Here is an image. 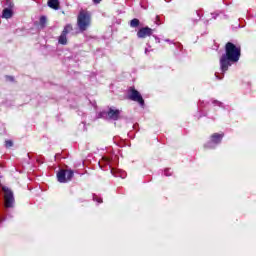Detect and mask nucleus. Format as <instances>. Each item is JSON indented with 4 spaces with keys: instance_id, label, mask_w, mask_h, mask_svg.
Here are the masks:
<instances>
[{
    "instance_id": "obj_1",
    "label": "nucleus",
    "mask_w": 256,
    "mask_h": 256,
    "mask_svg": "<svg viewBox=\"0 0 256 256\" xmlns=\"http://www.w3.org/2000/svg\"><path fill=\"white\" fill-rule=\"evenodd\" d=\"M241 59V46L233 44V42H228L225 45V53L220 57V69L221 74L215 73L216 79H223L225 77V72Z\"/></svg>"
},
{
    "instance_id": "obj_2",
    "label": "nucleus",
    "mask_w": 256,
    "mask_h": 256,
    "mask_svg": "<svg viewBox=\"0 0 256 256\" xmlns=\"http://www.w3.org/2000/svg\"><path fill=\"white\" fill-rule=\"evenodd\" d=\"M77 25L80 31H87L91 25V12L87 9H80L77 16Z\"/></svg>"
},
{
    "instance_id": "obj_3",
    "label": "nucleus",
    "mask_w": 256,
    "mask_h": 256,
    "mask_svg": "<svg viewBox=\"0 0 256 256\" xmlns=\"http://www.w3.org/2000/svg\"><path fill=\"white\" fill-rule=\"evenodd\" d=\"M57 179L59 183H67V181L73 179V171L62 169L57 173Z\"/></svg>"
},
{
    "instance_id": "obj_4",
    "label": "nucleus",
    "mask_w": 256,
    "mask_h": 256,
    "mask_svg": "<svg viewBox=\"0 0 256 256\" xmlns=\"http://www.w3.org/2000/svg\"><path fill=\"white\" fill-rule=\"evenodd\" d=\"M4 191V207L9 208L13 207L15 203V198L13 197V192L9 188H2Z\"/></svg>"
},
{
    "instance_id": "obj_5",
    "label": "nucleus",
    "mask_w": 256,
    "mask_h": 256,
    "mask_svg": "<svg viewBox=\"0 0 256 256\" xmlns=\"http://www.w3.org/2000/svg\"><path fill=\"white\" fill-rule=\"evenodd\" d=\"M71 31H73V26L67 24L58 38V43H60V45H67V34L71 33Z\"/></svg>"
},
{
    "instance_id": "obj_6",
    "label": "nucleus",
    "mask_w": 256,
    "mask_h": 256,
    "mask_svg": "<svg viewBox=\"0 0 256 256\" xmlns=\"http://www.w3.org/2000/svg\"><path fill=\"white\" fill-rule=\"evenodd\" d=\"M129 99H131V101H136V103H139V105H145V100H143V96H141V93H139V91L134 88L130 89Z\"/></svg>"
},
{
    "instance_id": "obj_7",
    "label": "nucleus",
    "mask_w": 256,
    "mask_h": 256,
    "mask_svg": "<svg viewBox=\"0 0 256 256\" xmlns=\"http://www.w3.org/2000/svg\"><path fill=\"white\" fill-rule=\"evenodd\" d=\"M151 35H153V29L149 27H142L137 32L139 39H146V37H151Z\"/></svg>"
},
{
    "instance_id": "obj_8",
    "label": "nucleus",
    "mask_w": 256,
    "mask_h": 256,
    "mask_svg": "<svg viewBox=\"0 0 256 256\" xmlns=\"http://www.w3.org/2000/svg\"><path fill=\"white\" fill-rule=\"evenodd\" d=\"M111 174L114 177H121V179H125V177H127V172L118 168H111Z\"/></svg>"
},
{
    "instance_id": "obj_9",
    "label": "nucleus",
    "mask_w": 256,
    "mask_h": 256,
    "mask_svg": "<svg viewBox=\"0 0 256 256\" xmlns=\"http://www.w3.org/2000/svg\"><path fill=\"white\" fill-rule=\"evenodd\" d=\"M121 115V111L119 110H115V109H111L108 111V117L110 119H113L114 121H117V119H119V116Z\"/></svg>"
},
{
    "instance_id": "obj_10",
    "label": "nucleus",
    "mask_w": 256,
    "mask_h": 256,
    "mask_svg": "<svg viewBox=\"0 0 256 256\" xmlns=\"http://www.w3.org/2000/svg\"><path fill=\"white\" fill-rule=\"evenodd\" d=\"M48 7L57 11L61 7V3L59 2V0H48Z\"/></svg>"
},
{
    "instance_id": "obj_11",
    "label": "nucleus",
    "mask_w": 256,
    "mask_h": 256,
    "mask_svg": "<svg viewBox=\"0 0 256 256\" xmlns=\"http://www.w3.org/2000/svg\"><path fill=\"white\" fill-rule=\"evenodd\" d=\"M223 139V134H219V133H214L211 135V142L218 144L222 141Z\"/></svg>"
},
{
    "instance_id": "obj_12",
    "label": "nucleus",
    "mask_w": 256,
    "mask_h": 256,
    "mask_svg": "<svg viewBox=\"0 0 256 256\" xmlns=\"http://www.w3.org/2000/svg\"><path fill=\"white\" fill-rule=\"evenodd\" d=\"M2 17L4 19H11V17H13V10H11L9 8H5L3 10Z\"/></svg>"
},
{
    "instance_id": "obj_13",
    "label": "nucleus",
    "mask_w": 256,
    "mask_h": 256,
    "mask_svg": "<svg viewBox=\"0 0 256 256\" xmlns=\"http://www.w3.org/2000/svg\"><path fill=\"white\" fill-rule=\"evenodd\" d=\"M130 27H139V19L134 18L130 22Z\"/></svg>"
},
{
    "instance_id": "obj_14",
    "label": "nucleus",
    "mask_w": 256,
    "mask_h": 256,
    "mask_svg": "<svg viewBox=\"0 0 256 256\" xmlns=\"http://www.w3.org/2000/svg\"><path fill=\"white\" fill-rule=\"evenodd\" d=\"M45 23H47V18H45V16H41L40 17V25L42 27H45Z\"/></svg>"
},
{
    "instance_id": "obj_15",
    "label": "nucleus",
    "mask_w": 256,
    "mask_h": 256,
    "mask_svg": "<svg viewBox=\"0 0 256 256\" xmlns=\"http://www.w3.org/2000/svg\"><path fill=\"white\" fill-rule=\"evenodd\" d=\"M93 199H94L97 203H103V198H101V197L98 196V195H94V196H93Z\"/></svg>"
},
{
    "instance_id": "obj_16",
    "label": "nucleus",
    "mask_w": 256,
    "mask_h": 256,
    "mask_svg": "<svg viewBox=\"0 0 256 256\" xmlns=\"http://www.w3.org/2000/svg\"><path fill=\"white\" fill-rule=\"evenodd\" d=\"M155 23L156 25H161V23H163V21H161V16H156Z\"/></svg>"
},
{
    "instance_id": "obj_17",
    "label": "nucleus",
    "mask_w": 256,
    "mask_h": 256,
    "mask_svg": "<svg viewBox=\"0 0 256 256\" xmlns=\"http://www.w3.org/2000/svg\"><path fill=\"white\" fill-rule=\"evenodd\" d=\"M6 147H13V141L7 140L6 141Z\"/></svg>"
},
{
    "instance_id": "obj_18",
    "label": "nucleus",
    "mask_w": 256,
    "mask_h": 256,
    "mask_svg": "<svg viewBox=\"0 0 256 256\" xmlns=\"http://www.w3.org/2000/svg\"><path fill=\"white\" fill-rule=\"evenodd\" d=\"M196 13H197L199 19H201V17H203V10H197Z\"/></svg>"
},
{
    "instance_id": "obj_19",
    "label": "nucleus",
    "mask_w": 256,
    "mask_h": 256,
    "mask_svg": "<svg viewBox=\"0 0 256 256\" xmlns=\"http://www.w3.org/2000/svg\"><path fill=\"white\" fill-rule=\"evenodd\" d=\"M93 1V3L95 4V5H99V3H101V1H103V0H92Z\"/></svg>"
},
{
    "instance_id": "obj_20",
    "label": "nucleus",
    "mask_w": 256,
    "mask_h": 256,
    "mask_svg": "<svg viewBox=\"0 0 256 256\" xmlns=\"http://www.w3.org/2000/svg\"><path fill=\"white\" fill-rule=\"evenodd\" d=\"M199 107H200V109H203L205 107V103L204 102H199Z\"/></svg>"
},
{
    "instance_id": "obj_21",
    "label": "nucleus",
    "mask_w": 256,
    "mask_h": 256,
    "mask_svg": "<svg viewBox=\"0 0 256 256\" xmlns=\"http://www.w3.org/2000/svg\"><path fill=\"white\" fill-rule=\"evenodd\" d=\"M102 161H104V163H110V159L109 158H103Z\"/></svg>"
},
{
    "instance_id": "obj_22",
    "label": "nucleus",
    "mask_w": 256,
    "mask_h": 256,
    "mask_svg": "<svg viewBox=\"0 0 256 256\" xmlns=\"http://www.w3.org/2000/svg\"><path fill=\"white\" fill-rule=\"evenodd\" d=\"M164 174H165L166 176H169V170H165V171H164Z\"/></svg>"
},
{
    "instance_id": "obj_23",
    "label": "nucleus",
    "mask_w": 256,
    "mask_h": 256,
    "mask_svg": "<svg viewBox=\"0 0 256 256\" xmlns=\"http://www.w3.org/2000/svg\"><path fill=\"white\" fill-rule=\"evenodd\" d=\"M205 148H206V149H209V144H206V145H205Z\"/></svg>"
},
{
    "instance_id": "obj_24",
    "label": "nucleus",
    "mask_w": 256,
    "mask_h": 256,
    "mask_svg": "<svg viewBox=\"0 0 256 256\" xmlns=\"http://www.w3.org/2000/svg\"><path fill=\"white\" fill-rule=\"evenodd\" d=\"M171 0H166L167 3H169Z\"/></svg>"
}]
</instances>
